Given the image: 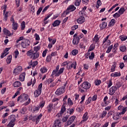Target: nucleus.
I'll return each instance as SVG.
<instances>
[{"instance_id": "nucleus-14", "label": "nucleus", "mask_w": 127, "mask_h": 127, "mask_svg": "<svg viewBox=\"0 0 127 127\" xmlns=\"http://www.w3.org/2000/svg\"><path fill=\"white\" fill-rule=\"evenodd\" d=\"M88 113L86 112L82 117L83 120H82L80 122V124H83L84 122H86L88 120Z\"/></svg>"}, {"instance_id": "nucleus-52", "label": "nucleus", "mask_w": 127, "mask_h": 127, "mask_svg": "<svg viewBox=\"0 0 127 127\" xmlns=\"http://www.w3.org/2000/svg\"><path fill=\"white\" fill-rule=\"evenodd\" d=\"M67 103L68 104V105H70V106H72L73 103V101L71 100V98H68Z\"/></svg>"}, {"instance_id": "nucleus-8", "label": "nucleus", "mask_w": 127, "mask_h": 127, "mask_svg": "<svg viewBox=\"0 0 127 127\" xmlns=\"http://www.w3.org/2000/svg\"><path fill=\"white\" fill-rule=\"evenodd\" d=\"M21 71H22V67L21 66H18L13 70V73L15 75H18Z\"/></svg>"}, {"instance_id": "nucleus-11", "label": "nucleus", "mask_w": 127, "mask_h": 127, "mask_svg": "<svg viewBox=\"0 0 127 127\" xmlns=\"http://www.w3.org/2000/svg\"><path fill=\"white\" fill-rule=\"evenodd\" d=\"M117 87L112 86L110 89H109V95L111 96H113L115 93H116V91H117Z\"/></svg>"}, {"instance_id": "nucleus-60", "label": "nucleus", "mask_w": 127, "mask_h": 127, "mask_svg": "<svg viewBox=\"0 0 127 127\" xmlns=\"http://www.w3.org/2000/svg\"><path fill=\"white\" fill-rule=\"evenodd\" d=\"M107 111H104L102 112V114L101 116V118H105V117H106V116H107Z\"/></svg>"}, {"instance_id": "nucleus-37", "label": "nucleus", "mask_w": 127, "mask_h": 127, "mask_svg": "<svg viewBox=\"0 0 127 127\" xmlns=\"http://www.w3.org/2000/svg\"><path fill=\"white\" fill-rule=\"evenodd\" d=\"M81 1L82 0H76L74 5H75V6H79Z\"/></svg>"}, {"instance_id": "nucleus-10", "label": "nucleus", "mask_w": 127, "mask_h": 127, "mask_svg": "<svg viewBox=\"0 0 127 127\" xmlns=\"http://www.w3.org/2000/svg\"><path fill=\"white\" fill-rule=\"evenodd\" d=\"M75 119H76V116H71L70 118H69L66 124H65V126H70V125H71L75 121Z\"/></svg>"}, {"instance_id": "nucleus-31", "label": "nucleus", "mask_w": 127, "mask_h": 127, "mask_svg": "<svg viewBox=\"0 0 127 127\" xmlns=\"http://www.w3.org/2000/svg\"><path fill=\"white\" fill-rule=\"evenodd\" d=\"M91 102H92V97H89L87 99L85 103V106L89 105Z\"/></svg>"}, {"instance_id": "nucleus-49", "label": "nucleus", "mask_w": 127, "mask_h": 127, "mask_svg": "<svg viewBox=\"0 0 127 127\" xmlns=\"http://www.w3.org/2000/svg\"><path fill=\"white\" fill-rule=\"evenodd\" d=\"M94 49H95V46L94 45L92 44V45H90V46L89 47V49L88 50V52H90V51H92Z\"/></svg>"}, {"instance_id": "nucleus-46", "label": "nucleus", "mask_w": 127, "mask_h": 127, "mask_svg": "<svg viewBox=\"0 0 127 127\" xmlns=\"http://www.w3.org/2000/svg\"><path fill=\"white\" fill-rule=\"evenodd\" d=\"M41 73H42L43 74L44 73H46V72H47V68H46V67H43L41 68Z\"/></svg>"}, {"instance_id": "nucleus-18", "label": "nucleus", "mask_w": 127, "mask_h": 127, "mask_svg": "<svg viewBox=\"0 0 127 127\" xmlns=\"http://www.w3.org/2000/svg\"><path fill=\"white\" fill-rule=\"evenodd\" d=\"M80 42V40L79 39V38L76 37L74 38L72 41V43L74 44V45H77L79 44V42Z\"/></svg>"}, {"instance_id": "nucleus-47", "label": "nucleus", "mask_w": 127, "mask_h": 127, "mask_svg": "<svg viewBox=\"0 0 127 127\" xmlns=\"http://www.w3.org/2000/svg\"><path fill=\"white\" fill-rule=\"evenodd\" d=\"M85 9H87V6H85L83 8V9L82 10L80 11L79 12V14H84V13H85Z\"/></svg>"}, {"instance_id": "nucleus-9", "label": "nucleus", "mask_w": 127, "mask_h": 127, "mask_svg": "<svg viewBox=\"0 0 127 127\" xmlns=\"http://www.w3.org/2000/svg\"><path fill=\"white\" fill-rule=\"evenodd\" d=\"M80 16L77 19V23L79 24H82L85 22V17H84V14H79Z\"/></svg>"}, {"instance_id": "nucleus-21", "label": "nucleus", "mask_w": 127, "mask_h": 127, "mask_svg": "<svg viewBox=\"0 0 127 127\" xmlns=\"http://www.w3.org/2000/svg\"><path fill=\"white\" fill-rule=\"evenodd\" d=\"M8 17V11L3 12V20L6 21Z\"/></svg>"}, {"instance_id": "nucleus-26", "label": "nucleus", "mask_w": 127, "mask_h": 127, "mask_svg": "<svg viewBox=\"0 0 127 127\" xmlns=\"http://www.w3.org/2000/svg\"><path fill=\"white\" fill-rule=\"evenodd\" d=\"M33 59L35 60L37 58H38V57H39V53L38 52H36L34 54L33 53Z\"/></svg>"}, {"instance_id": "nucleus-61", "label": "nucleus", "mask_w": 127, "mask_h": 127, "mask_svg": "<svg viewBox=\"0 0 127 127\" xmlns=\"http://www.w3.org/2000/svg\"><path fill=\"white\" fill-rule=\"evenodd\" d=\"M85 98H86V95H83L81 98V101L80 102V104H82L84 103V101H85Z\"/></svg>"}, {"instance_id": "nucleus-29", "label": "nucleus", "mask_w": 127, "mask_h": 127, "mask_svg": "<svg viewBox=\"0 0 127 127\" xmlns=\"http://www.w3.org/2000/svg\"><path fill=\"white\" fill-rule=\"evenodd\" d=\"M120 51H122V52H126L127 51V47L126 46H122L120 48Z\"/></svg>"}, {"instance_id": "nucleus-56", "label": "nucleus", "mask_w": 127, "mask_h": 127, "mask_svg": "<svg viewBox=\"0 0 127 127\" xmlns=\"http://www.w3.org/2000/svg\"><path fill=\"white\" fill-rule=\"evenodd\" d=\"M34 37L35 38L36 40H40V37H39V35L37 34V33L34 35Z\"/></svg>"}, {"instance_id": "nucleus-15", "label": "nucleus", "mask_w": 127, "mask_h": 127, "mask_svg": "<svg viewBox=\"0 0 127 127\" xmlns=\"http://www.w3.org/2000/svg\"><path fill=\"white\" fill-rule=\"evenodd\" d=\"M54 125L55 126H57L58 127H61L62 126V124H61V120L59 119L56 120L55 121Z\"/></svg>"}, {"instance_id": "nucleus-33", "label": "nucleus", "mask_w": 127, "mask_h": 127, "mask_svg": "<svg viewBox=\"0 0 127 127\" xmlns=\"http://www.w3.org/2000/svg\"><path fill=\"white\" fill-rule=\"evenodd\" d=\"M120 38L122 41H126V40L127 39V36L125 35H121L120 36Z\"/></svg>"}, {"instance_id": "nucleus-2", "label": "nucleus", "mask_w": 127, "mask_h": 127, "mask_svg": "<svg viewBox=\"0 0 127 127\" xmlns=\"http://www.w3.org/2000/svg\"><path fill=\"white\" fill-rule=\"evenodd\" d=\"M8 120L9 121L7 125V127H13L15 126V122H16V118L15 115H11L8 117Z\"/></svg>"}, {"instance_id": "nucleus-6", "label": "nucleus", "mask_w": 127, "mask_h": 127, "mask_svg": "<svg viewBox=\"0 0 127 127\" xmlns=\"http://www.w3.org/2000/svg\"><path fill=\"white\" fill-rule=\"evenodd\" d=\"M66 90V88H65V86H62L58 88L55 92V94L57 95L58 96H60L64 93H65V91Z\"/></svg>"}, {"instance_id": "nucleus-16", "label": "nucleus", "mask_w": 127, "mask_h": 127, "mask_svg": "<svg viewBox=\"0 0 127 127\" xmlns=\"http://www.w3.org/2000/svg\"><path fill=\"white\" fill-rule=\"evenodd\" d=\"M21 86V82L18 81H15L13 83V87L14 88H18V87H20Z\"/></svg>"}, {"instance_id": "nucleus-27", "label": "nucleus", "mask_w": 127, "mask_h": 127, "mask_svg": "<svg viewBox=\"0 0 127 127\" xmlns=\"http://www.w3.org/2000/svg\"><path fill=\"white\" fill-rule=\"evenodd\" d=\"M126 11V9L124 7H121L119 10V13L122 15V14H124V12Z\"/></svg>"}, {"instance_id": "nucleus-40", "label": "nucleus", "mask_w": 127, "mask_h": 127, "mask_svg": "<svg viewBox=\"0 0 127 127\" xmlns=\"http://www.w3.org/2000/svg\"><path fill=\"white\" fill-rule=\"evenodd\" d=\"M68 119H69V116L67 115L64 117L62 120L63 123H66L68 120Z\"/></svg>"}, {"instance_id": "nucleus-50", "label": "nucleus", "mask_w": 127, "mask_h": 127, "mask_svg": "<svg viewBox=\"0 0 127 127\" xmlns=\"http://www.w3.org/2000/svg\"><path fill=\"white\" fill-rule=\"evenodd\" d=\"M52 58V57L50 55H49L48 56H47V58H46L47 62H50V61H51Z\"/></svg>"}, {"instance_id": "nucleus-32", "label": "nucleus", "mask_w": 127, "mask_h": 127, "mask_svg": "<svg viewBox=\"0 0 127 127\" xmlns=\"http://www.w3.org/2000/svg\"><path fill=\"white\" fill-rule=\"evenodd\" d=\"M120 76H121V73H118L117 72L111 74V77H119Z\"/></svg>"}, {"instance_id": "nucleus-54", "label": "nucleus", "mask_w": 127, "mask_h": 127, "mask_svg": "<svg viewBox=\"0 0 127 127\" xmlns=\"http://www.w3.org/2000/svg\"><path fill=\"white\" fill-rule=\"evenodd\" d=\"M95 58V54L94 52L91 53V55L89 56V59L90 60H93L94 58Z\"/></svg>"}, {"instance_id": "nucleus-58", "label": "nucleus", "mask_w": 127, "mask_h": 127, "mask_svg": "<svg viewBox=\"0 0 127 127\" xmlns=\"http://www.w3.org/2000/svg\"><path fill=\"white\" fill-rule=\"evenodd\" d=\"M58 101H59V99L54 98L52 100V102L54 103L55 102H57V103L55 104V105L57 106V105H58Z\"/></svg>"}, {"instance_id": "nucleus-30", "label": "nucleus", "mask_w": 127, "mask_h": 127, "mask_svg": "<svg viewBox=\"0 0 127 127\" xmlns=\"http://www.w3.org/2000/svg\"><path fill=\"white\" fill-rule=\"evenodd\" d=\"M42 114H40L36 118V124H38V123H39V121H40V119H41V118H42Z\"/></svg>"}, {"instance_id": "nucleus-20", "label": "nucleus", "mask_w": 127, "mask_h": 127, "mask_svg": "<svg viewBox=\"0 0 127 127\" xmlns=\"http://www.w3.org/2000/svg\"><path fill=\"white\" fill-rule=\"evenodd\" d=\"M76 9V7L74 5H70L67 7L66 10H69V11H74Z\"/></svg>"}, {"instance_id": "nucleus-4", "label": "nucleus", "mask_w": 127, "mask_h": 127, "mask_svg": "<svg viewBox=\"0 0 127 127\" xmlns=\"http://www.w3.org/2000/svg\"><path fill=\"white\" fill-rule=\"evenodd\" d=\"M91 88V84L89 83L88 81L84 82L82 85L81 87L79 88V92L81 93H84L85 92V90H88Z\"/></svg>"}, {"instance_id": "nucleus-22", "label": "nucleus", "mask_w": 127, "mask_h": 127, "mask_svg": "<svg viewBox=\"0 0 127 127\" xmlns=\"http://www.w3.org/2000/svg\"><path fill=\"white\" fill-rule=\"evenodd\" d=\"M47 109L48 113H51V111H52L53 109V104L50 103V104H49Z\"/></svg>"}, {"instance_id": "nucleus-25", "label": "nucleus", "mask_w": 127, "mask_h": 127, "mask_svg": "<svg viewBox=\"0 0 127 127\" xmlns=\"http://www.w3.org/2000/svg\"><path fill=\"white\" fill-rule=\"evenodd\" d=\"M120 116H121V114L119 113V114H117L113 116V120H115L116 121L120 119Z\"/></svg>"}, {"instance_id": "nucleus-59", "label": "nucleus", "mask_w": 127, "mask_h": 127, "mask_svg": "<svg viewBox=\"0 0 127 127\" xmlns=\"http://www.w3.org/2000/svg\"><path fill=\"white\" fill-rule=\"evenodd\" d=\"M43 7H40L39 9L38 10L37 12V15H39V14H40V12H41V11H42V9H43Z\"/></svg>"}, {"instance_id": "nucleus-62", "label": "nucleus", "mask_w": 127, "mask_h": 127, "mask_svg": "<svg viewBox=\"0 0 127 127\" xmlns=\"http://www.w3.org/2000/svg\"><path fill=\"white\" fill-rule=\"evenodd\" d=\"M49 5H48L47 6H46L43 10L42 13L43 14L44 13V12H45V11H46V10H47V9H48V8H49Z\"/></svg>"}, {"instance_id": "nucleus-41", "label": "nucleus", "mask_w": 127, "mask_h": 127, "mask_svg": "<svg viewBox=\"0 0 127 127\" xmlns=\"http://www.w3.org/2000/svg\"><path fill=\"white\" fill-rule=\"evenodd\" d=\"M39 109H40V107L35 106L33 109L34 113H37V112H38V111H39Z\"/></svg>"}, {"instance_id": "nucleus-34", "label": "nucleus", "mask_w": 127, "mask_h": 127, "mask_svg": "<svg viewBox=\"0 0 127 127\" xmlns=\"http://www.w3.org/2000/svg\"><path fill=\"white\" fill-rule=\"evenodd\" d=\"M27 56L30 57V58H32V50H30L27 52Z\"/></svg>"}, {"instance_id": "nucleus-5", "label": "nucleus", "mask_w": 127, "mask_h": 127, "mask_svg": "<svg viewBox=\"0 0 127 127\" xmlns=\"http://www.w3.org/2000/svg\"><path fill=\"white\" fill-rule=\"evenodd\" d=\"M41 92H42V83H40L37 90H36L34 92V96L35 98H37L39 96L41 95Z\"/></svg>"}, {"instance_id": "nucleus-12", "label": "nucleus", "mask_w": 127, "mask_h": 127, "mask_svg": "<svg viewBox=\"0 0 127 127\" xmlns=\"http://www.w3.org/2000/svg\"><path fill=\"white\" fill-rule=\"evenodd\" d=\"M25 79V72H22L19 76V80L21 82H23Z\"/></svg>"}, {"instance_id": "nucleus-13", "label": "nucleus", "mask_w": 127, "mask_h": 127, "mask_svg": "<svg viewBox=\"0 0 127 127\" xmlns=\"http://www.w3.org/2000/svg\"><path fill=\"white\" fill-rule=\"evenodd\" d=\"M107 25H108V23H107V22H103L100 25L101 30H103V29H105V28H107Z\"/></svg>"}, {"instance_id": "nucleus-53", "label": "nucleus", "mask_w": 127, "mask_h": 127, "mask_svg": "<svg viewBox=\"0 0 127 127\" xmlns=\"http://www.w3.org/2000/svg\"><path fill=\"white\" fill-rule=\"evenodd\" d=\"M127 107L124 108L123 109L121 113H120L119 114H121V116H122V115H125V114L127 112Z\"/></svg>"}, {"instance_id": "nucleus-23", "label": "nucleus", "mask_w": 127, "mask_h": 127, "mask_svg": "<svg viewBox=\"0 0 127 127\" xmlns=\"http://www.w3.org/2000/svg\"><path fill=\"white\" fill-rule=\"evenodd\" d=\"M3 33L7 36H9L10 35V31L6 29V28H4L3 30Z\"/></svg>"}, {"instance_id": "nucleus-51", "label": "nucleus", "mask_w": 127, "mask_h": 127, "mask_svg": "<svg viewBox=\"0 0 127 127\" xmlns=\"http://www.w3.org/2000/svg\"><path fill=\"white\" fill-rule=\"evenodd\" d=\"M9 50H10V48H6L4 51L3 53H4V54H6V55H8V51H9Z\"/></svg>"}, {"instance_id": "nucleus-35", "label": "nucleus", "mask_w": 127, "mask_h": 127, "mask_svg": "<svg viewBox=\"0 0 127 127\" xmlns=\"http://www.w3.org/2000/svg\"><path fill=\"white\" fill-rule=\"evenodd\" d=\"M25 28V22L22 21L21 23V30H24Z\"/></svg>"}, {"instance_id": "nucleus-36", "label": "nucleus", "mask_w": 127, "mask_h": 127, "mask_svg": "<svg viewBox=\"0 0 127 127\" xmlns=\"http://www.w3.org/2000/svg\"><path fill=\"white\" fill-rule=\"evenodd\" d=\"M71 68H73V69H76V67H77V63L76 62H73L70 65Z\"/></svg>"}, {"instance_id": "nucleus-7", "label": "nucleus", "mask_w": 127, "mask_h": 127, "mask_svg": "<svg viewBox=\"0 0 127 127\" xmlns=\"http://www.w3.org/2000/svg\"><path fill=\"white\" fill-rule=\"evenodd\" d=\"M21 45L23 48H27L30 45V41H29V40H23L21 43Z\"/></svg>"}, {"instance_id": "nucleus-63", "label": "nucleus", "mask_w": 127, "mask_h": 127, "mask_svg": "<svg viewBox=\"0 0 127 127\" xmlns=\"http://www.w3.org/2000/svg\"><path fill=\"white\" fill-rule=\"evenodd\" d=\"M16 5L17 7H18L20 5V0H15Z\"/></svg>"}, {"instance_id": "nucleus-39", "label": "nucleus", "mask_w": 127, "mask_h": 127, "mask_svg": "<svg viewBox=\"0 0 127 127\" xmlns=\"http://www.w3.org/2000/svg\"><path fill=\"white\" fill-rule=\"evenodd\" d=\"M67 111L69 112V115H72L75 111V108L73 107L72 108L67 109Z\"/></svg>"}, {"instance_id": "nucleus-28", "label": "nucleus", "mask_w": 127, "mask_h": 127, "mask_svg": "<svg viewBox=\"0 0 127 127\" xmlns=\"http://www.w3.org/2000/svg\"><path fill=\"white\" fill-rule=\"evenodd\" d=\"M12 58V56L11 55H9L6 60V62L7 63V64H10V62H11V59Z\"/></svg>"}, {"instance_id": "nucleus-42", "label": "nucleus", "mask_w": 127, "mask_h": 127, "mask_svg": "<svg viewBox=\"0 0 127 127\" xmlns=\"http://www.w3.org/2000/svg\"><path fill=\"white\" fill-rule=\"evenodd\" d=\"M78 52H79L77 50H73L71 51V54L73 55V56H75L78 54Z\"/></svg>"}, {"instance_id": "nucleus-48", "label": "nucleus", "mask_w": 127, "mask_h": 127, "mask_svg": "<svg viewBox=\"0 0 127 127\" xmlns=\"http://www.w3.org/2000/svg\"><path fill=\"white\" fill-rule=\"evenodd\" d=\"M116 64L114 63V64L112 65V67L111 68V72H115V70H116Z\"/></svg>"}, {"instance_id": "nucleus-19", "label": "nucleus", "mask_w": 127, "mask_h": 127, "mask_svg": "<svg viewBox=\"0 0 127 127\" xmlns=\"http://www.w3.org/2000/svg\"><path fill=\"white\" fill-rule=\"evenodd\" d=\"M60 23H61V21H60L59 20H56L52 24H53V26H54V27H55L56 26H59V25H60Z\"/></svg>"}, {"instance_id": "nucleus-57", "label": "nucleus", "mask_w": 127, "mask_h": 127, "mask_svg": "<svg viewBox=\"0 0 127 127\" xmlns=\"http://www.w3.org/2000/svg\"><path fill=\"white\" fill-rule=\"evenodd\" d=\"M34 50L36 52H37V51H39V50H40V47L39 46H38L37 47H34Z\"/></svg>"}, {"instance_id": "nucleus-17", "label": "nucleus", "mask_w": 127, "mask_h": 127, "mask_svg": "<svg viewBox=\"0 0 127 127\" xmlns=\"http://www.w3.org/2000/svg\"><path fill=\"white\" fill-rule=\"evenodd\" d=\"M12 28L14 30H17V28H18V23H17L16 22H14L12 24Z\"/></svg>"}, {"instance_id": "nucleus-44", "label": "nucleus", "mask_w": 127, "mask_h": 127, "mask_svg": "<svg viewBox=\"0 0 127 127\" xmlns=\"http://www.w3.org/2000/svg\"><path fill=\"white\" fill-rule=\"evenodd\" d=\"M101 83H102V81H101V80H96L95 81V84L96 86H100V85L101 84Z\"/></svg>"}, {"instance_id": "nucleus-3", "label": "nucleus", "mask_w": 127, "mask_h": 127, "mask_svg": "<svg viewBox=\"0 0 127 127\" xmlns=\"http://www.w3.org/2000/svg\"><path fill=\"white\" fill-rule=\"evenodd\" d=\"M60 67V65H58L56 68V69H54L52 73V76H55V77H58L60 75H61L63 72H64V67L61 68L59 70Z\"/></svg>"}, {"instance_id": "nucleus-64", "label": "nucleus", "mask_w": 127, "mask_h": 127, "mask_svg": "<svg viewBox=\"0 0 127 127\" xmlns=\"http://www.w3.org/2000/svg\"><path fill=\"white\" fill-rule=\"evenodd\" d=\"M24 38L23 37H20L16 41V43H18L19 41H21V40H24Z\"/></svg>"}, {"instance_id": "nucleus-1", "label": "nucleus", "mask_w": 127, "mask_h": 127, "mask_svg": "<svg viewBox=\"0 0 127 127\" xmlns=\"http://www.w3.org/2000/svg\"><path fill=\"white\" fill-rule=\"evenodd\" d=\"M17 101V102H19L20 101V103H23V102L27 101L24 104L25 106H27V105H29L31 100L30 98H28V95L27 94H21L18 97Z\"/></svg>"}, {"instance_id": "nucleus-38", "label": "nucleus", "mask_w": 127, "mask_h": 127, "mask_svg": "<svg viewBox=\"0 0 127 127\" xmlns=\"http://www.w3.org/2000/svg\"><path fill=\"white\" fill-rule=\"evenodd\" d=\"M44 106H45V101L43 100L42 102H41L40 103L39 107H40V108L42 109V108H43V107H44Z\"/></svg>"}, {"instance_id": "nucleus-45", "label": "nucleus", "mask_w": 127, "mask_h": 127, "mask_svg": "<svg viewBox=\"0 0 127 127\" xmlns=\"http://www.w3.org/2000/svg\"><path fill=\"white\" fill-rule=\"evenodd\" d=\"M97 5L96 6L97 8H99V6H101L102 5V1H101V0H98L97 2Z\"/></svg>"}, {"instance_id": "nucleus-55", "label": "nucleus", "mask_w": 127, "mask_h": 127, "mask_svg": "<svg viewBox=\"0 0 127 127\" xmlns=\"http://www.w3.org/2000/svg\"><path fill=\"white\" fill-rule=\"evenodd\" d=\"M120 16H121V14L118 12L116 13L113 15V17L115 18H118V17H120Z\"/></svg>"}, {"instance_id": "nucleus-43", "label": "nucleus", "mask_w": 127, "mask_h": 127, "mask_svg": "<svg viewBox=\"0 0 127 127\" xmlns=\"http://www.w3.org/2000/svg\"><path fill=\"white\" fill-rule=\"evenodd\" d=\"M66 111V107L62 106L61 110L60 111V113L63 115L64 113H65V111Z\"/></svg>"}, {"instance_id": "nucleus-24", "label": "nucleus", "mask_w": 127, "mask_h": 127, "mask_svg": "<svg viewBox=\"0 0 127 127\" xmlns=\"http://www.w3.org/2000/svg\"><path fill=\"white\" fill-rule=\"evenodd\" d=\"M116 24V20H115V19H112L109 24V26L111 27V26H113V25H115V24Z\"/></svg>"}]
</instances>
